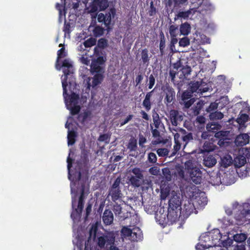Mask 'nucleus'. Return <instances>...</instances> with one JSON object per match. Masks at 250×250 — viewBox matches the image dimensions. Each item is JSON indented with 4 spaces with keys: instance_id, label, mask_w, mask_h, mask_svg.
<instances>
[{
    "instance_id": "1",
    "label": "nucleus",
    "mask_w": 250,
    "mask_h": 250,
    "mask_svg": "<svg viewBox=\"0 0 250 250\" xmlns=\"http://www.w3.org/2000/svg\"><path fill=\"white\" fill-rule=\"evenodd\" d=\"M181 200L179 196L174 195L171 196L168 201L167 218L170 224L178 220L182 214Z\"/></svg>"
},
{
    "instance_id": "2",
    "label": "nucleus",
    "mask_w": 250,
    "mask_h": 250,
    "mask_svg": "<svg viewBox=\"0 0 250 250\" xmlns=\"http://www.w3.org/2000/svg\"><path fill=\"white\" fill-rule=\"evenodd\" d=\"M121 182L120 177H118L110 187L108 189V196H110L113 202H116L117 200L122 199L123 195L122 192L120 185Z\"/></svg>"
},
{
    "instance_id": "3",
    "label": "nucleus",
    "mask_w": 250,
    "mask_h": 250,
    "mask_svg": "<svg viewBox=\"0 0 250 250\" xmlns=\"http://www.w3.org/2000/svg\"><path fill=\"white\" fill-rule=\"evenodd\" d=\"M67 82L66 81H62V87L63 88V96L66 104L69 103V105H75L78 103L79 95L75 92H72L70 95L67 94L66 87Z\"/></svg>"
},
{
    "instance_id": "4",
    "label": "nucleus",
    "mask_w": 250,
    "mask_h": 250,
    "mask_svg": "<svg viewBox=\"0 0 250 250\" xmlns=\"http://www.w3.org/2000/svg\"><path fill=\"white\" fill-rule=\"evenodd\" d=\"M108 6V0H93L90 5V12L95 13L98 11H104Z\"/></svg>"
},
{
    "instance_id": "5",
    "label": "nucleus",
    "mask_w": 250,
    "mask_h": 250,
    "mask_svg": "<svg viewBox=\"0 0 250 250\" xmlns=\"http://www.w3.org/2000/svg\"><path fill=\"white\" fill-rule=\"evenodd\" d=\"M115 238L110 234H102L98 237L97 245L101 249L107 248L110 245L114 244Z\"/></svg>"
},
{
    "instance_id": "6",
    "label": "nucleus",
    "mask_w": 250,
    "mask_h": 250,
    "mask_svg": "<svg viewBox=\"0 0 250 250\" xmlns=\"http://www.w3.org/2000/svg\"><path fill=\"white\" fill-rule=\"evenodd\" d=\"M164 91L166 94L165 98V103L167 105H168L171 103L175 100V92L174 89L169 85H166Z\"/></svg>"
},
{
    "instance_id": "7",
    "label": "nucleus",
    "mask_w": 250,
    "mask_h": 250,
    "mask_svg": "<svg viewBox=\"0 0 250 250\" xmlns=\"http://www.w3.org/2000/svg\"><path fill=\"white\" fill-rule=\"evenodd\" d=\"M191 180L195 184L198 185L201 183L202 181V172L200 169L197 167L188 172Z\"/></svg>"
},
{
    "instance_id": "8",
    "label": "nucleus",
    "mask_w": 250,
    "mask_h": 250,
    "mask_svg": "<svg viewBox=\"0 0 250 250\" xmlns=\"http://www.w3.org/2000/svg\"><path fill=\"white\" fill-rule=\"evenodd\" d=\"M169 118L172 125L173 126H177L179 123L183 120V117L179 114L177 110L171 109L169 111Z\"/></svg>"
},
{
    "instance_id": "9",
    "label": "nucleus",
    "mask_w": 250,
    "mask_h": 250,
    "mask_svg": "<svg viewBox=\"0 0 250 250\" xmlns=\"http://www.w3.org/2000/svg\"><path fill=\"white\" fill-rule=\"evenodd\" d=\"M104 75H102L101 74H95L93 77L92 78V80L91 83L90 82V80L87 82V88L89 90L91 87H92L93 88H95L97 85L100 84L102 83L104 80Z\"/></svg>"
},
{
    "instance_id": "10",
    "label": "nucleus",
    "mask_w": 250,
    "mask_h": 250,
    "mask_svg": "<svg viewBox=\"0 0 250 250\" xmlns=\"http://www.w3.org/2000/svg\"><path fill=\"white\" fill-rule=\"evenodd\" d=\"M62 66L63 68V72L65 76L62 81H67L68 76L73 73V66L68 60L65 59L62 62Z\"/></svg>"
},
{
    "instance_id": "11",
    "label": "nucleus",
    "mask_w": 250,
    "mask_h": 250,
    "mask_svg": "<svg viewBox=\"0 0 250 250\" xmlns=\"http://www.w3.org/2000/svg\"><path fill=\"white\" fill-rule=\"evenodd\" d=\"M229 132L228 131H219L215 133L214 137L219 139L218 144L220 146H223L228 140Z\"/></svg>"
},
{
    "instance_id": "12",
    "label": "nucleus",
    "mask_w": 250,
    "mask_h": 250,
    "mask_svg": "<svg viewBox=\"0 0 250 250\" xmlns=\"http://www.w3.org/2000/svg\"><path fill=\"white\" fill-rule=\"evenodd\" d=\"M250 137L247 134L238 135L235 140V143L238 146H243L249 143Z\"/></svg>"
},
{
    "instance_id": "13",
    "label": "nucleus",
    "mask_w": 250,
    "mask_h": 250,
    "mask_svg": "<svg viewBox=\"0 0 250 250\" xmlns=\"http://www.w3.org/2000/svg\"><path fill=\"white\" fill-rule=\"evenodd\" d=\"M113 214L112 212L108 209H105L103 215V221L105 225H110L113 222Z\"/></svg>"
},
{
    "instance_id": "14",
    "label": "nucleus",
    "mask_w": 250,
    "mask_h": 250,
    "mask_svg": "<svg viewBox=\"0 0 250 250\" xmlns=\"http://www.w3.org/2000/svg\"><path fill=\"white\" fill-rule=\"evenodd\" d=\"M116 15V9L114 8H111L109 11L106 12L104 15L105 21L104 25L107 29H109V26L111 24L112 17L114 18Z\"/></svg>"
},
{
    "instance_id": "15",
    "label": "nucleus",
    "mask_w": 250,
    "mask_h": 250,
    "mask_svg": "<svg viewBox=\"0 0 250 250\" xmlns=\"http://www.w3.org/2000/svg\"><path fill=\"white\" fill-rule=\"evenodd\" d=\"M217 161L212 155H205L203 160V165L207 167H211L216 164Z\"/></svg>"
},
{
    "instance_id": "16",
    "label": "nucleus",
    "mask_w": 250,
    "mask_h": 250,
    "mask_svg": "<svg viewBox=\"0 0 250 250\" xmlns=\"http://www.w3.org/2000/svg\"><path fill=\"white\" fill-rule=\"evenodd\" d=\"M131 237L133 241H138L142 240L143 235L141 229L138 227H135L132 229V234Z\"/></svg>"
},
{
    "instance_id": "17",
    "label": "nucleus",
    "mask_w": 250,
    "mask_h": 250,
    "mask_svg": "<svg viewBox=\"0 0 250 250\" xmlns=\"http://www.w3.org/2000/svg\"><path fill=\"white\" fill-rule=\"evenodd\" d=\"M152 119L153 125L156 128H164V124L162 123L159 115L157 112L153 113Z\"/></svg>"
},
{
    "instance_id": "18",
    "label": "nucleus",
    "mask_w": 250,
    "mask_h": 250,
    "mask_svg": "<svg viewBox=\"0 0 250 250\" xmlns=\"http://www.w3.org/2000/svg\"><path fill=\"white\" fill-rule=\"evenodd\" d=\"M216 146L210 141H206L203 146L202 151L203 152H209L215 149Z\"/></svg>"
},
{
    "instance_id": "19",
    "label": "nucleus",
    "mask_w": 250,
    "mask_h": 250,
    "mask_svg": "<svg viewBox=\"0 0 250 250\" xmlns=\"http://www.w3.org/2000/svg\"><path fill=\"white\" fill-rule=\"evenodd\" d=\"M232 163V157L229 155L224 156L221 158V166L225 168L230 166Z\"/></svg>"
},
{
    "instance_id": "20",
    "label": "nucleus",
    "mask_w": 250,
    "mask_h": 250,
    "mask_svg": "<svg viewBox=\"0 0 250 250\" xmlns=\"http://www.w3.org/2000/svg\"><path fill=\"white\" fill-rule=\"evenodd\" d=\"M91 69L93 73L104 75V67L101 65L91 63Z\"/></svg>"
},
{
    "instance_id": "21",
    "label": "nucleus",
    "mask_w": 250,
    "mask_h": 250,
    "mask_svg": "<svg viewBox=\"0 0 250 250\" xmlns=\"http://www.w3.org/2000/svg\"><path fill=\"white\" fill-rule=\"evenodd\" d=\"M144 179H138L134 176H131L129 178V181L130 184L134 187L138 188L140 187L143 183Z\"/></svg>"
},
{
    "instance_id": "22",
    "label": "nucleus",
    "mask_w": 250,
    "mask_h": 250,
    "mask_svg": "<svg viewBox=\"0 0 250 250\" xmlns=\"http://www.w3.org/2000/svg\"><path fill=\"white\" fill-rule=\"evenodd\" d=\"M76 137V132L74 130L68 131L67 135V144L68 146H72L75 144Z\"/></svg>"
},
{
    "instance_id": "23",
    "label": "nucleus",
    "mask_w": 250,
    "mask_h": 250,
    "mask_svg": "<svg viewBox=\"0 0 250 250\" xmlns=\"http://www.w3.org/2000/svg\"><path fill=\"white\" fill-rule=\"evenodd\" d=\"M160 44H159V48L160 51V55L161 56H163L165 54V38L164 36V33L161 32L160 34Z\"/></svg>"
},
{
    "instance_id": "24",
    "label": "nucleus",
    "mask_w": 250,
    "mask_h": 250,
    "mask_svg": "<svg viewBox=\"0 0 250 250\" xmlns=\"http://www.w3.org/2000/svg\"><path fill=\"white\" fill-rule=\"evenodd\" d=\"M191 29L190 25L188 22L182 23L180 25V31L181 34L183 35H188L190 32Z\"/></svg>"
},
{
    "instance_id": "25",
    "label": "nucleus",
    "mask_w": 250,
    "mask_h": 250,
    "mask_svg": "<svg viewBox=\"0 0 250 250\" xmlns=\"http://www.w3.org/2000/svg\"><path fill=\"white\" fill-rule=\"evenodd\" d=\"M174 142L175 144L171 152H170L169 158L174 156L181 148V144L179 141L176 139V136H174Z\"/></svg>"
},
{
    "instance_id": "26",
    "label": "nucleus",
    "mask_w": 250,
    "mask_h": 250,
    "mask_svg": "<svg viewBox=\"0 0 250 250\" xmlns=\"http://www.w3.org/2000/svg\"><path fill=\"white\" fill-rule=\"evenodd\" d=\"M158 155L161 157H169L170 152L167 148H159L156 149Z\"/></svg>"
},
{
    "instance_id": "27",
    "label": "nucleus",
    "mask_w": 250,
    "mask_h": 250,
    "mask_svg": "<svg viewBox=\"0 0 250 250\" xmlns=\"http://www.w3.org/2000/svg\"><path fill=\"white\" fill-rule=\"evenodd\" d=\"M194 209V206L193 204L188 202V205L185 204L184 206L183 213L186 215H189L191 213L193 212Z\"/></svg>"
},
{
    "instance_id": "28",
    "label": "nucleus",
    "mask_w": 250,
    "mask_h": 250,
    "mask_svg": "<svg viewBox=\"0 0 250 250\" xmlns=\"http://www.w3.org/2000/svg\"><path fill=\"white\" fill-rule=\"evenodd\" d=\"M141 59L144 64H148L149 61L148 51L146 48L143 49L141 53Z\"/></svg>"
},
{
    "instance_id": "29",
    "label": "nucleus",
    "mask_w": 250,
    "mask_h": 250,
    "mask_svg": "<svg viewBox=\"0 0 250 250\" xmlns=\"http://www.w3.org/2000/svg\"><path fill=\"white\" fill-rule=\"evenodd\" d=\"M202 83L198 81L190 83V88L191 92L194 93L197 91L198 92H200L199 89L200 88V87L202 85Z\"/></svg>"
},
{
    "instance_id": "30",
    "label": "nucleus",
    "mask_w": 250,
    "mask_h": 250,
    "mask_svg": "<svg viewBox=\"0 0 250 250\" xmlns=\"http://www.w3.org/2000/svg\"><path fill=\"white\" fill-rule=\"evenodd\" d=\"M223 117L224 114L220 111H215L209 114V118L212 120H220Z\"/></svg>"
},
{
    "instance_id": "31",
    "label": "nucleus",
    "mask_w": 250,
    "mask_h": 250,
    "mask_svg": "<svg viewBox=\"0 0 250 250\" xmlns=\"http://www.w3.org/2000/svg\"><path fill=\"white\" fill-rule=\"evenodd\" d=\"M178 26L175 25L169 26V32L171 37H176L178 34Z\"/></svg>"
},
{
    "instance_id": "32",
    "label": "nucleus",
    "mask_w": 250,
    "mask_h": 250,
    "mask_svg": "<svg viewBox=\"0 0 250 250\" xmlns=\"http://www.w3.org/2000/svg\"><path fill=\"white\" fill-rule=\"evenodd\" d=\"M182 140L184 143V147L193 140V135L191 132L188 133L182 137Z\"/></svg>"
},
{
    "instance_id": "33",
    "label": "nucleus",
    "mask_w": 250,
    "mask_h": 250,
    "mask_svg": "<svg viewBox=\"0 0 250 250\" xmlns=\"http://www.w3.org/2000/svg\"><path fill=\"white\" fill-rule=\"evenodd\" d=\"M247 238V235L244 233L236 234L233 236L234 240L238 243L244 242Z\"/></svg>"
},
{
    "instance_id": "34",
    "label": "nucleus",
    "mask_w": 250,
    "mask_h": 250,
    "mask_svg": "<svg viewBox=\"0 0 250 250\" xmlns=\"http://www.w3.org/2000/svg\"><path fill=\"white\" fill-rule=\"evenodd\" d=\"M130 171L138 179H144V176L142 173V170L138 167L133 168Z\"/></svg>"
},
{
    "instance_id": "35",
    "label": "nucleus",
    "mask_w": 250,
    "mask_h": 250,
    "mask_svg": "<svg viewBox=\"0 0 250 250\" xmlns=\"http://www.w3.org/2000/svg\"><path fill=\"white\" fill-rule=\"evenodd\" d=\"M104 32V29L100 26H96L93 31V34L96 37H99L103 35Z\"/></svg>"
},
{
    "instance_id": "36",
    "label": "nucleus",
    "mask_w": 250,
    "mask_h": 250,
    "mask_svg": "<svg viewBox=\"0 0 250 250\" xmlns=\"http://www.w3.org/2000/svg\"><path fill=\"white\" fill-rule=\"evenodd\" d=\"M249 117V115L247 114H242L237 119L236 121L240 125H244L248 121Z\"/></svg>"
},
{
    "instance_id": "37",
    "label": "nucleus",
    "mask_w": 250,
    "mask_h": 250,
    "mask_svg": "<svg viewBox=\"0 0 250 250\" xmlns=\"http://www.w3.org/2000/svg\"><path fill=\"white\" fill-rule=\"evenodd\" d=\"M185 168L188 170V172L194 169L197 168V167H195L194 164L192 160H188L185 163Z\"/></svg>"
},
{
    "instance_id": "38",
    "label": "nucleus",
    "mask_w": 250,
    "mask_h": 250,
    "mask_svg": "<svg viewBox=\"0 0 250 250\" xmlns=\"http://www.w3.org/2000/svg\"><path fill=\"white\" fill-rule=\"evenodd\" d=\"M96 40L93 38H90L83 42V45L86 48L90 47L96 44Z\"/></svg>"
},
{
    "instance_id": "39",
    "label": "nucleus",
    "mask_w": 250,
    "mask_h": 250,
    "mask_svg": "<svg viewBox=\"0 0 250 250\" xmlns=\"http://www.w3.org/2000/svg\"><path fill=\"white\" fill-rule=\"evenodd\" d=\"M147 161L149 163L154 164L156 163L157 158L155 153L149 152L147 156Z\"/></svg>"
},
{
    "instance_id": "40",
    "label": "nucleus",
    "mask_w": 250,
    "mask_h": 250,
    "mask_svg": "<svg viewBox=\"0 0 250 250\" xmlns=\"http://www.w3.org/2000/svg\"><path fill=\"white\" fill-rule=\"evenodd\" d=\"M190 44V40L186 37L181 39L179 42V46L182 47H186Z\"/></svg>"
},
{
    "instance_id": "41",
    "label": "nucleus",
    "mask_w": 250,
    "mask_h": 250,
    "mask_svg": "<svg viewBox=\"0 0 250 250\" xmlns=\"http://www.w3.org/2000/svg\"><path fill=\"white\" fill-rule=\"evenodd\" d=\"M219 125L216 124H208L207 125V129L208 132H215L217 130Z\"/></svg>"
},
{
    "instance_id": "42",
    "label": "nucleus",
    "mask_w": 250,
    "mask_h": 250,
    "mask_svg": "<svg viewBox=\"0 0 250 250\" xmlns=\"http://www.w3.org/2000/svg\"><path fill=\"white\" fill-rule=\"evenodd\" d=\"M107 41L104 38H101L98 41V46L102 49L105 48L107 46Z\"/></svg>"
},
{
    "instance_id": "43",
    "label": "nucleus",
    "mask_w": 250,
    "mask_h": 250,
    "mask_svg": "<svg viewBox=\"0 0 250 250\" xmlns=\"http://www.w3.org/2000/svg\"><path fill=\"white\" fill-rule=\"evenodd\" d=\"M67 55L66 52H65V48L62 47L60 49H59L57 52V62H58L59 60L60 59L64 58L66 57Z\"/></svg>"
},
{
    "instance_id": "44",
    "label": "nucleus",
    "mask_w": 250,
    "mask_h": 250,
    "mask_svg": "<svg viewBox=\"0 0 250 250\" xmlns=\"http://www.w3.org/2000/svg\"><path fill=\"white\" fill-rule=\"evenodd\" d=\"M121 232L125 236L131 237L132 234V229L127 227H124L121 230Z\"/></svg>"
},
{
    "instance_id": "45",
    "label": "nucleus",
    "mask_w": 250,
    "mask_h": 250,
    "mask_svg": "<svg viewBox=\"0 0 250 250\" xmlns=\"http://www.w3.org/2000/svg\"><path fill=\"white\" fill-rule=\"evenodd\" d=\"M137 147L136 140H130L128 143V148L131 151H134Z\"/></svg>"
},
{
    "instance_id": "46",
    "label": "nucleus",
    "mask_w": 250,
    "mask_h": 250,
    "mask_svg": "<svg viewBox=\"0 0 250 250\" xmlns=\"http://www.w3.org/2000/svg\"><path fill=\"white\" fill-rule=\"evenodd\" d=\"M73 105V106L70 108V113L72 115H75L79 113L81 107L77 104Z\"/></svg>"
},
{
    "instance_id": "47",
    "label": "nucleus",
    "mask_w": 250,
    "mask_h": 250,
    "mask_svg": "<svg viewBox=\"0 0 250 250\" xmlns=\"http://www.w3.org/2000/svg\"><path fill=\"white\" fill-rule=\"evenodd\" d=\"M192 92H190L188 91H184L182 94V101H185L190 99L192 97Z\"/></svg>"
},
{
    "instance_id": "48",
    "label": "nucleus",
    "mask_w": 250,
    "mask_h": 250,
    "mask_svg": "<svg viewBox=\"0 0 250 250\" xmlns=\"http://www.w3.org/2000/svg\"><path fill=\"white\" fill-rule=\"evenodd\" d=\"M105 58L103 56L98 57L96 60L93 61L92 63H95L98 65H103L105 62Z\"/></svg>"
},
{
    "instance_id": "49",
    "label": "nucleus",
    "mask_w": 250,
    "mask_h": 250,
    "mask_svg": "<svg viewBox=\"0 0 250 250\" xmlns=\"http://www.w3.org/2000/svg\"><path fill=\"white\" fill-rule=\"evenodd\" d=\"M218 105V104L215 102L211 103L207 108L206 110L207 112H209L210 114L212 112H214L213 111L217 108Z\"/></svg>"
},
{
    "instance_id": "50",
    "label": "nucleus",
    "mask_w": 250,
    "mask_h": 250,
    "mask_svg": "<svg viewBox=\"0 0 250 250\" xmlns=\"http://www.w3.org/2000/svg\"><path fill=\"white\" fill-rule=\"evenodd\" d=\"M148 89H151V88H152L155 83V79L153 74L150 75V76L148 77Z\"/></svg>"
},
{
    "instance_id": "51",
    "label": "nucleus",
    "mask_w": 250,
    "mask_h": 250,
    "mask_svg": "<svg viewBox=\"0 0 250 250\" xmlns=\"http://www.w3.org/2000/svg\"><path fill=\"white\" fill-rule=\"evenodd\" d=\"M122 208L120 205L116 203L113 206V210L116 215H119L122 212Z\"/></svg>"
},
{
    "instance_id": "52",
    "label": "nucleus",
    "mask_w": 250,
    "mask_h": 250,
    "mask_svg": "<svg viewBox=\"0 0 250 250\" xmlns=\"http://www.w3.org/2000/svg\"><path fill=\"white\" fill-rule=\"evenodd\" d=\"M143 105L147 111H149L151 107V101L146 99H145L143 102Z\"/></svg>"
},
{
    "instance_id": "53",
    "label": "nucleus",
    "mask_w": 250,
    "mask_h": 250,
    "mask_svg": "<svg viewBox=\"0 0 250 250\" xmlns=\"http://www.w3.org/2000/svg\"><path fill=\"white\" fill-rule=\"evenodd\" d=\"M190 14L191 12L190 10H188L187 11L179 12L177 14V17L178 18L187 19L189 17Z\"/></svg>"
},
{
    "instance_id": "54",
    "label": "nucleus",
    "mask_w": 250,
    "mask_h": 250,
    "mask_svg": "<svg viewBox=\"0 0 250 250\" xmlns=\"http://www.w3.org/2000/svg\"><path fill=\"white\" fill-rule=\"evenodd\" d=\"M83 205H84V201L81 200H79L77 208L75 209L76 211L78 213L80 214L82 213V212L83 211Z\"/></svg>"
},
{
    "instance_id": "55",
    "label": "nucleus",
    "mask_w": 250,
    "mask_h": 250,
    "mask_svg": "<svg viewBox=\"0 0 250 250\" xmlns=\"http://www.w3.org/2000/svg\"><path fill=\"white\" fill-rule=\"evenodd\" d=\"M110 137L107 134L101 135L99 137V141L100 142H104L105 143H108Z\"/></svg>"
},
{
    "instance_id": "56",
    "label": "nucleus",
    "mask_w": 250,
    "mask_h": 250,
    "mask_svg": "<svg viewBox=\"0 0 250 250\" xmlns=\"http://www.w3.org/2000/svg\"><path fill=\"white\" fill-rule=\"evenodd\" d=\"M202 106V104L200 102H198L194 107V114L196 115H198L200 113V110H201Z\"/></svg>"
},
{
    "instance_id": "57",
    "label": "nucleus",
    "mask_w": 250,
    "mask_h": 250,
    "mask_svg": "<svg viewBox=\"0 0 250 250\" xmlns=\"http://www.w3.org/2000/svg\"><path fill=\"white\" fill-rule=\"evenodd\" d=\"M156 8L154 6L153 1H151L150 3V9L148 11V14L149 16H153L156 14Z\"/></svg>"
},
{
    "instance_id": "58",
    "label": "nucleus",
    "mask_w": 250,
    "mask_h": 250,
    "mask_svg": "<svg viewBox=\"0 0 250 250\" xmlns=\"http://www.w3.org/2000/svg\"><path fill=\"white\" fill-rule=\"evenodd\" d=\"M150 128L153 137L157 138L160 136V133L158 130L160 128H155V129H153V126L151 125H150Z\"/></svg>"
},
{
    "instance_id": "59",
    "label": "nucleus",
    "mask_w": 250,
    "mask_h": 250,
    "mask_svg": "<svg viewBox=\"0 0 250 250\" xmlns=\"http://www.w3.org/2000/svg\"><path fill=\"white\" fill-rule=\"evenodd\" d=\"M181 70L185 76H188L191 72V68L189 66L183 67Z\"/></svg>"
},
{
    "instance_id": "60",
    "label": "nucleus",
    "mask_w": 250,
    "mask_h": 250,
    "mask_svg": "<svg viewBox=\"0 0 250 250\" xmlns=\"http://www.w3.org/2000/svg\"><path fill=\"white\" fill-rule=\"evenodd\" d=\"M63 31L65 33V34H70V24L69 23L64 22Z\"/></svg>"
},
{
    "instance_id": "61",
    "label": "nucleus",
    "mask_w": 250,
    "mask_h": 250,
    "mask_svg": "<svg viewBox=\"0 0 250 250\" xmlns=\"http://www.w3.org/2000/svg\"><path fill=\"white\" fill-rule=\"evenodd\" d=\"M97 231V229L96 227L94 228L93 227H92L89 231L90 237H92L93 236V238L95 239L96 236Z\"/></svg>"
},
{
    "instance_id": "62",
    "label": "nucleus",
    "mask_w": 250,
    "mask_h": 250,
    "mask_svg": "<svg viewBox=\"0 0 250 250\" xmlns=\"http://www.w3.org/2000/svg\"><path fill=\"white\" fill-rule=\"evenodd\" d=\"M149 172L152 175H157L159 172V170L157 167H153L149 168Z\"/></svg>"
},
{
    "instance_id": "63",
    "label": "nucleus",
    "mask_w": 250,
    "mask_h": 250,
    "mask_svg": "<svg viewBox=\"0 0 250 250\" xmlns=\"http://www.w3.org/2000/svg\"><path fill=\"white\" fill-rule=\"evenodd\" d=\"M184 103L185 107L186 108H189L193 104L194 101L193 99L188 100V101H183Z\"/></svg>"
},
{
    "instance_id": "64",
    "label": "nucleus",
    "mask_w": 250,
    "mask_h": 250,
    "mask_svg": "<svg viewBox=\"0 0 250 250\" xmlns=\"http://www.w3.org/2000/svg\"><path fill=\"white\" fill-rule=\"evenodd\" d=\"M173 68L177 71L182 67V62L181 60L177 61L176 62L174 63L172 65Z\"/></svg>"
}]
</instances>
